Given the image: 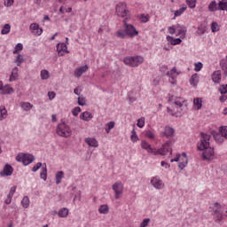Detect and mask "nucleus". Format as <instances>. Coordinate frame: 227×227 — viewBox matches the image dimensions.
Segmentation results:
<instances>
[{
  "label": "nucleus",
  "mask_w": 227,
  "mask_h": 227,
  "mask_svg": "<svg viewBox=\"0 0 227 227\" xmlns=\"http://www.w3.org/2000/svg\"><path fill=\"white\" fill-rule=\"evenodd\" d=\"M210 135L206 134L204 132L200 133V140L197 145V148L200 152L202 153V160H214V148L210 147Z\"/></svg>",
  "instance_id": "f257e3e1"
},
{
  "label": "nucleus",
  "mask_w": 227,
  "mask_h": 227,
  "mask_svg": "<svg viewBox=\"0 0 227 227\" xmlns=\"http://www.w3.org/2000/svg\"><path fill=\"white\" fill-rule=\"evenodd\" d=\"M57 134L60 137H70L72 136V129L67 123L61 122L57 127Z\"/></svg>",
  "instance_id": "f03ea898"
},
{
  "label": "nucleus",
  "mask_w": 227,
  "mask_h": 227,
  "mask_svg": "<svg viewBox=\"0 0 227 227\" xmlns=\"http://www.w3.org/2000/svg\"><path fill=\"white\" fill-rule=\"evenodd\" d=\"M124 63L128 65V67H139L144 61L145 59L141 56H137V57H126L124 58Z\"/></svg>",
  "instance_id": "7ed1b4c3"
},
{
  "label": "nucleus",
  "mask_w": 227,
  "mask_h": 227,
  "mask_svg": "<svg viewBox=\"0 0 227 227\" xmlns=\"http://www.w3.org/2000/svg\"><path fill=\"white\" fill-rule=\"evenodd\" d=\"M124 23V33L130 38H134V36H137L139 32L137 31L136 27L132 24L127 23V19L123 20Z\"/></svg>",
  "instance_id": "20e7f679"
},
{
  "label": "nucleus",
  "mask_w": 227,
  "mask_h": 227,
  "mask_svg": "<svg viewBox=\"0 0 227 227\" xmlns=\"http://www.w3.org/2000/svg\"><path fill=\"white\" fill-rule=\"evenodd\" d=\"M16 160L18 162H22L24 166H29V164L35 160V156L29 153H21L18 154Z\"/></svg>",
  "instance_id": "39448f33"
},
{
  "label": "nucleus",
  "mask_w": 227,
  "mask_h": 227,
  "mask_svg": "<svg viewBox=\"0 0 227 227\" xmlns=\"http://www.w3.org/2000/svg\"><path fill=\"white\" fill-rule=\"evenodd\" d=\"M115 13L118 17L125 19L129 17V10L127 9V4L125 2L120 3L116 5Z\"/></svg>",
  "instance_id": "423d86ee"
},
{
  "label": "nucleus",
  "mask_w": 227,
  "mask_h": 227,
  "mask_svg": "<svg viewBox=\"0 0 227 227\" xmlns=\"http://www.w3.org/2000/svg\"><path fill=\"white\" fill-rule=\"evenodd\" d=\"M112 189L114 192L115 200H120L123 195V183L121 181H117L112 185Z\"/></svg>",
  "instance_id": "0eeeda50"
},
{
  "label": "nucleus",
  "mask_w": 227,
  "mask_h": 227,
  "mask_svg": "<svg viewBox=\"0 0 227 227\" xmlns=\"http://www.w3.org/2000/svg\"><path fill=\"white\" fill-rule=\"evenodd\" d=\"M154 152L156 153L154 155H168V153H170L171 155V146H169V144H165L157 151L155 149Z\"/></svg>",
  "instance_id": "6e6552de"
},
{
  "label": "nucleus",
  "mask_w": 227,
  "mask_h": 227,
  "mask_svg": "<svg viewBox=\"0 0 227 227\" xmlns=\"http://www.w3.org/2000/svg\"><path fill=\"white\" fill-rule=\"evenodd\" d=\"M57 52L59 56H65V54H68V47L67 46V43H59L57 44Z\"/></svg>",
  "instance_id": "1a4fd4ad"
},
{
  "label": "nucleus",
  "mask_w": 227,
  "mask_h": 227,
  "mask_svg": "<svg viewBox=\"0 0 227 227\" xmlns=\"http://www.w3.org/2000/svg\"><path fill=\"white\" fill-rule=\"evenodd\" d=\"M13 175V167L10 164H5L3 170L0 171V176H12Z\"/></svg>",
  "instance_id": "9d476101"
},
{
  "label": "nucleus",
  "mask_w": 227,
  "mask_h": 227,
  "mask_svg": "<svg viewBox=\"0 0 227 227\" xmlns=\"http://www.w3.org/2000/svg\"><path fill=\"white\" fill-rule=\"evenodd\" d=\"M151 184L154 187V189H163L164 188V183L160 178L155 176L151 179Z\"/></svg>",
  "instance_id": "9b49d317"
},
{
  "label": "nucleus",
  "mask_w": 227,
  "mask_h": 227,
  "mask_svg": "<svg viewBox=\"0 0 227 227\" xmlns=\"http://www.w3.org/2000/svg\"><path fill=\"white\" fill-rule=\"evenodd\" d=\"M29 29L33 35H37V36H40L42 33H43V29L40 27V25L37 23H32L29 27Z\"/></svg>",
  "instance_id": "f8f14e48"
},
{
  "label": "nucleus",
  "mask_w": 227,
  "mask_h": 227,
  "mask_svg": "<svg viewBox=\"0 0 227 227\" xmlns=\"http://www.w3.org/2000/svg\"><path fill=\"white\" fill-rule=\"evenodd\" d=\"M141 146L144 150H146L148 153H153V155H156L157 153H155V149L152 148V145H149L148 142L143 140L141 143Z\"/></svg>",
  "instance_id": "ddd939ff"
},
{
  "label": "nucleus",
  "mask_w": 227,
  "mask_h": 227,
  "mask_svg": "<svg viewBox=\"0 0 227 227\" xmlns=\"http://www.w3.org/2000/svg\"><path fill=\"white\" fill-rule=\"evenodd\" d=\"M215 223H216V224H223V211H221L220 209H215Z\"/></svg>",
  "instance_id": "4468645a"
},
{
  "label": "nucleus",
  "mask_w": 227,
  "mask_h": 227,
  "mask_svg": "<svg viewBox=\"0 0 227 227\" xmlns=\"http://www.w3.org/2000/svg\"><path fill=\"white\" fill-rule=\"evenodd\" d=\"M88 65L82 66L74 71V77H81L84 74V72L88 71Z\"/></svg>",
  "instance_id": "2eb2a0df"
},
{
  "label": "nucleus",
  "mask_w": 227,
  "mask_h": 227,
  "mask_svg": "<svg viewBox=\"0 0 227 227\" xmlns=\"http://www.w3.org/2000/svg\"><path fill=\"white\" fill-rule=\"evenodd\" d=\"M208 12H219V4L215 2V0H213L207 6Z\"/></svg>",
  "instance_id": "dca6fc26"
},
{
  "label": "nucleus",
  "mask_w": 227,
  "mask_h": 227,
  "mask_svg": "<svg viewBox=\"0 0 227 227\" xmlns=\"http://www.w3.org/2000/svg\"><path fill=\"white\" fill-rule=\"evenodd\" d=\"M85 143L89 145V146H92V148H98V141L95 138L87 137L85 138Z\"/></svg>",
  "instance_id": "f3484780"
},
{
  "label": "nucleus",
  "mask_w": 227,
  "mask_h": 227,
  "mask_svg": "<svg viewBox=\"0 0 227 227\" xmlns=\"http://www.w3.org/2000/svg\"><path fill=\"white\" fill-rule=\"evenodd\" d=\"M212 81L215 82V84H219L221 82V70L215 71L212 74Z\"/></svg>",
  "instance_id": "a211bd4d"
},
{
  "label": "nucleus",
  "mask_w": 227,
  "mask_h": 227,
  "mask_svg": "<svg viewBox=\"0 0 227 227\" xmlns=\"http://www.w3.org/2000/svg\"><path fill=\"white\" fill-rule=\"evenodd\" d=\"M176 29L180 38H185V33H187V28H185V27H182L178 24Z\"/></svg>",
  "instance_id": "6ab92c4d"
},
{
  "label": "nucleus",
  "mask_w": 227,
  "mask_h": 227,
  "mask_svg": "<svg viewBox=\"0 0 227 227\" xmlns=\"http://www.w3.org/2000/svg\"><path fill=\"white\" fill-rule=\"evenodd\" d=\"M92 118H93V114H91V113L90 112H83L80 115V120H82L83 121H90V120H91Z\"/></svg>",
  "instance_id": "aec40b11"
},
{
  "label": "nucleus",
  "mask_w": 227,
  "mask_h": 227,
  "mask_svg": "<svg viewBox=\"0 0 227 227\" xmlns=\"http://www.w3.org/2000/svg\"><path fill=\"white\" fill-rule=\"evenodd\" d=\"M167 40L171 43V45H180L182 43V39L180 38H173V36L167 35Z\"/></svg>",
  "instance_id": "412c9836"
},
{
  "label": "nucleus",
  "mask_w": 227,
  "mask_h": 227,
  "mask_svg": "<svg viewBox=\"0 0 227 227\" xmlns=\"http://www.w3.org/2000/svg\"><path fill=\"white\" fill-rule=\"evenodd\" d=\"M12 93H13V88H12L9 84L2 88V95H12Z\"/></svg>",
  "instance_id": "4be33fe9"
},
{
  "label": "nucleus",
  "mask_w": 227,
  "mask_h": 227,
  "mask_svg": "<svg viewBox=\"0 0 227 227\" xmlns=\"http://www.w3.org/2000/svg\"><path fill=\"white\" fill-rule=\"evenodd\" d=\"M17 77H19V67H14L12 69L9 81L11 82H13V81H17Z\"/></svg>",
  "instance_id": "5701e85b"
},
{
  "label": "nucleus",
  "mask_w": 227,
  "mask_h": 227,
  "mask_svg": "<svg viewBox=\"0 0 227 227\" xmlns=\"http://www.w3.org/2000/svg\"><path fill=\"white\" fill-rule=\"evenodd\" d=\"M213 137L216 143H224V137L222 134L213 131Z\"/></svg>",
  "instance_id": "b1692460"
},
{
  "label": "nucleus",
  "mask_w": 227,
  "mask_h": 227,
  "mask_svg": "<svg viewBox=\"0 0 227 227\" xmlns=\"http://www.w3.org/2000/svg\"><path fill=\"white\" fill-rule=\"evenodd\" d=\"M218 11L227 12V2H226V0H220L218 2Z\"/></svg>",
  "instance_id": "393cba45"
},
{
  "label": "nucleus",
  "mask_w": 227,
  "mask_h": 227,
  "mask_svg": "<svg viewBox=\"0 0 227 227\" xmlns=\"http://www.w3.org/2000/svg\"><path fill=\"white\" fill-rule=\"evenodd\" d=\"M64 176H65V172L63 171L57 172L55 176L57 185H59V184H61V180H63Z\"/></svg>",
  "instance_id": "a878e982"
},
{
  "label": "nucleus",
  "mask_w": 227,
  "mask_h": 227,
  "mask_svg": "<svg viewBox=\"0 0 227 227\" xmlns=\"http://www.w3.org/2000/svg\"><path fill=\"white\" fill-rule=\"evenodd\" d=\"M58 215L59 217H62V218L68 217V208L67 207L60 208L58 212Z\"/></svg>",
  "instance_id": "bb28decb"
},
{
  "label": "nucleus",
  "mask_w": 227,
  "mask_h": 227,
  "mask_svg": "<svg viewBox=\"0 0 227 227\" xmlns=\"http://www.w3.org/2000/svg\"><path fill=\"white\" fill-rule=\"evenodd\" d=\"M175 134V129L173 128L166 127L163 132V136L166 137H171Z\"/></svg>",
  "instance_id": "cd10ccee"
},
{
  "label": "nucleus",
  "mask_w": 227,
  "mask_h": 227,
  "mask_svg": "<svg viewBox=\"0 0 227 227\" xmlns=\"http://www.w3.org/2000/svg\"><path fill=\"white\" fill-rule=\"evenodd\" d=\"M40 178L42 180L47 181V164L44 163V167L42 168V171L40 173Z\"/></svg>",
  "instance_id": "c85d7f7f"
},
{
  "label": "nucleus",
  "mask_w": 227,
  "mask_h": 227,
  "mask_svg": "<svg viewBox=\"0 0 227 227\" xmlns=\"http://www.w3.org/2000/svg\"><path fill=\"white\" fill-rule=\"evenodd\" d=\"M190 84L191 86H193V88H196L198 85V74H194L190 78Z\"/></svg>",
  "instance_id": "c756f323"
},
{
  "label": "nucleus",
  "mask_w": 227,
  "mask_h": 227,
  "mask_svg": "<svg viewBox=\"0 0 227 227\" xmlns=\"http://www.w3.org/2000/svg\"><path fill=\"white\" fill-rule=\"evenodd\" d=\"M11 29H12V26L8 23L5 24L1 30V35H8Z\"/></svg>",
  "instance_id": "7c9ffc66"
},
{
  "label": "nucleus",
  "mask_w": 227,
  "mask_h": 227,
  "mask_svg": "<svg viewBox=\"0 0 227 227\" xmlns=\"http://www.w3.org/2000/svg\"><path fill=\"white\" fill-rule=\"evenodd\" d=\"M20 106L23 111H29V109H33V105L29 102H22Z\"/></svg>",
  "instance_id": "2f4dec72"
},
{
  "label": "nucleus",
  "mask_w": 227,
  "mask_h": 227,
  "mask_svg": "<svg viewBox=\"0 0 227 227\" xmlns=\"http://www.w3.org/2000/svg\"><path fill=\"white\" fill-rule=\"evenodd\" d=\"M114 125H116V123L113 121L110 122H107L106 124V128L105 129V130H106V134H109V132H111V130H113V128L114 127Z\"/></svg>",
  "instance_id": "473e14b6"
},
{
  "label": "nucleus",
  "mask_w": 227,
  "mask_h": 227,
  "mask_svg": "<svg viewBox=\"0 0 227 227\" xmlns=\"http://www.w3.org/2000/svg\"><path fill=\"white\" fill-rule=\"evenodd\" d=\"M99 214H108L109 213V206L101 205L98 208Z\"/></svg>",
  "instance_id": "72a5a7b5"
},
{
  "label": "nucleus",
  "mask_w": 227,
  "mask_h": 227,
  "mask_svg": "<svg viewBox=\"0 0 227 227\" xmlns=\"http://www.w3.org/2000/svg\"><path fill=\"white\" fill-rule=\"evenodd\" d=\"M21 205L23 208H29V197L25 196L21 200Z\"/></svg>",
  "instance_id": "f704fd0d"
},
{
  "label": "nucleus",
  "mask_w": 227,
  "mask_h": 227,
  "mask_svg": "<svg viewBox=\"0 0 227 227\" xmlns=\"http://www.w3.org/2000/svg\"><path fill=\"white\" fill-rule=\"evenodd\" d=\"M8 114V111L4 106H0V121H2L3 118Z\"/></svg>",
  "instance_id": "c9c22d12"
},
{
  "label": "nucleus",
  "mask_w": 227,
  "mask_h": 227,
  "mask_svg": "<svg viewBox=\"0 0 227 227\" xmlns=\"http://www.w3.org/2000/svg\"><path fill=\"white\" fill-rule=\"evenodd\" d=\"M180 73H176V67H174L171 71H168L167 73V75L168 77H171L172 79H175L176 75H178Z\"/></svg>",
  "instance_id": "e433bc0d"
},
{
  "label": "nucleus",
  "mask_w": 227,
  "mask_h": 227,
  "mask_svg": "<svg viewBox=\"0 0 227 227\" xmlns=\"http://www.w3.org/2000/svg\"><path fill=\"white\" fill-rule=\"evenodd\" d=\"M193 104H194V106H197L198 110H200V109H201V107H203V101H201V99H200V98H194Z\"/></svg>",
  "instance_id": "4c0bfd02"
},
{
  "label": "nucleus",
  "mask_w": 227,
  "mask_h": 227,
  "mask_svg": "<svg viewBox=\"0 0 227 227\" xmlns=\"http://www.w3.org/2000/svg\"><path fill=\"white\" fill-rule=\"evenodd\" d=\"M49 77H51V74L47 70L44 69L41 71V79H43V81H47Z\"/></svg>",
  "instance_id": "58836bf2"
},
{
  "label": "nucleus",
  "mask_w": 227,
  "mask_h": 227,
  "mask_svg": "<svg viewBox=\"0 0 227 227\" xmlns=\"http://www.w3.org/2000/svg\"><path fill=\"white\" fill-rule=\"evenodd\" d=\"M14 63L17 64L18 67H20L22 63H24V57L20 54L17 56V59H15Z\"/></svg>",
  "instance_id": "ea45409f"
},
{
  "label": "nucleus",
  "mask_w": 227,
  "mask_h": 227,
  "mask_svg": "<svg viewBox=\"0 0 227 227\" xmlns=\"http://www.w3.org/2000/svg\"><path fill=\"white\" fill-rule=\"evenodd\" d=\"M221 135L224 139H227V126H222L219 129Z\"/></svg>",
  "instance_id": "a19ab883"
},
{
  "label": "nucleus",
  "mask_w": 227,
  "mask_h": 227,
  "mask_svg": "<svg viewBox=\"0 0 227 227\" xmlns=\"http://www.w3.org/2000/svg\"><path fill=\"white\" fill-rule=\"evenodd\" d=\"M185 10H187V7H181L179 10L175 11L174 12V15L175 17H180V15H182V13H184V12H185Z\"/></svg>",
  "instance_id": "79ce46f5"
},
{
  "label": "nucleus",
  "mask_w": 227,
  "mask_h": 227,
  "mask_svg": "<svg viewBox=\"0 0 227 227\" xmlns=\"http://www.w3.org/2000/svg\"><path fill=\"white\" fill-rule=\"evenodd\" d=\"M212 33H217L219 31V24L216 21H213L211 24Z\"/></svg>",
  "instance_id": "37998d69"
},
{
  "label": "nucleus",
  "mask_w": 227,
  "mask_h": 227,
  "mask_svg": "<svg viewBox=\"0 0 227 227\" xmlns=\"http://www.w3.org/2000/svg\"><path fill=\"white\" fill-rule=\"evenodd\" d=\"M219 91H220L221 95H226V93H227V84L221 85L220 88H219Z\"/></svg>",
  "instance_id": "c03bdc74"
},
{
  "label": "nucleus",
  "mask_w": 227,
  "mask_h": 227,
  "mask_svg": "<svg viewBox=\"0 0 227 227\" xmlns=\"http://www.w3.org/2000/svg\"><path fill=\"white\" fill-rule=\"evenodd\" d=\"M195 67H194V71L195 72H200L201 68H203V63L201 62H197L194 64Z\"/></svg>",
  "instance_id": "a18cd8bd"
},
{
  "label": "nucleus",
  "mask_w": 227,
  "mask_h": 227,
  "mask_svg": "<svg viewBox=\"0 0 227 227\" xmlns=\"http://www.w3.org/2000/svg\"><path fill=\"white\" fill-rule=\"evenodd\" d=\"M137 125L139 127V129H143V127H145V117L138 119Z\"/></svg>",
  "instance_id": "49530a36"
},
{
  "label": "nucleus",
  "mask_w": 227,
  "mask_h": 227,
  "mask_svg": "<svg viewBox=\"0 0 227 227\" xmlns=\"http://www.w3.org/2000/svg\"><path fill=\"white\" fill-rule=\"evenodd\" d=\"M184 100L182 98H179L175 100V104H176V106H178V107H182L184 106Z\"/></svg>",
  "instance_id": "de8ad7c7"
},
{
  "label": "nucleus",
  "mask_w": 227,
  "mask_h": 227,
  "mask_svg": "<svg viewBox=\"0 0 227 227\" xmlns=\"http://www.w3.org/2000/svg\"><path fill=\"white\" fill-rule=\"evenodd\" d=\"M189 8H196V0H186Z\"/></svg>",
  "instance_id": "09e8293b"
},
{
  "label": "nucleus",
  "mask_w": 227,
  "mask_h": 227,
  "mask_svg": "<svg viewBox=\"0 0 227 227\" xmlns=\"http://www.w3.org/2000/svg\"><path fill=\"white\" fill-rule=\"evenodd\" d=\"M148 224H150V218H145L140 223V227H146Z\"/></svg>",
  "instance_id": "8fccbe9b"
},
{
  "label": "nucleus",
  "mask_w": 227,
  "mask_h": 227,
  "mask_svg": "<svg viewBox=\"0 0 227 227\" xmlns=\"http://www.w3.org/2000/svg\"><path fill=\"white\" fill-rule=\"evenodd\" d=\"M79 113H81V108L79 106H75L73 110H72V114L74 116H79Z\"/></svg>",
  "instance_id": "3c124183"
},
{
  "label": "nucleus",
  "mask_w": 227,
  "mask_h": 227,
  "mask_svg": "<svg viewBox=\"0 0 227 227\" xmlns=\"http://www.w3.org/2000/svg\"><path fill=\"white\" fill-rule=\"evenodd\" d=\"M40 168H42V162L36 163V164L32 168L33 173H36V171H38V169H40Z\"/></svg>",
  "instance_id": "603ef678"
},
{
  "label": "nucleus",
  "mask_w": 227,
  "mask_h": 227,
  "mask_svg": "<svg viewBox=\"0 0 227 227\" xmlns=\"http://www.w3.org/2000/svg\"><path fill=\"white\" fill-rule=\"evenodd\" d=\"M116 35H117L118 38H125V36H127V34L125 32H123L122 30H118L116 32Z\"/></svg>",
  "instance_id": "864d4df0"
},
{
  "label": "nucleus",
  "mask_w": 227,
  "mask_h": 227,
  "mask_svg": "<svg viewBox=\"0 0 227 227\" xmlns=\"http://www.w3.org/2000/svg\"><path fill=\"white\" fill-rule=\"evenodd\" d=\"M188 162H189V159H186L184 161L180 162L178 164V168H181V169H184L187 166Z\"/></svg>",
  "instance_id": "5fc2aeb1"
},
{
  "label": "nucleus",
  "mask_w": 227,
  "mask_h": 227,
  "mask_svg": "<svg viewBox=\"0 0 227 227\" xmlns=\"http://www.w3.org/2000/svg\"><path fill=\"white\" fill-rule=\"evenodd\" d=\"M145 136L149 139H154L155 138V136L153 135V133L151 130H146L145 131Z\"/></svg>",
  "instance_id": "6e6d98bb"
},
{
  "label": "nucleus",
  "mask_w": 227,
  "mask_h": 227,
  "mask_svg": "<svg viewBox=\"0 0 227 227\" xmlns=\"http://www.w3.org/2000/svg\"><path fill=\"white\" fill-rule=\"evenodd\" d=\"M220 66L222 67V70H223L225 77H226L227 76V64H223V62H221Z\"/></svg>",
  "instance_id": "4d7b16f0"
},
{
  "label": "nucleus",
  "mask_w": 227,
  "mask_h": 227,
  "mask_svg": "<svg viewBox=\"0 0 227 227\" xmlns=\"http://www.w3.org/2000/svg\"><path fill=\"white\" fill-rule=\"evenodd\" d=\"M78 105L79 106H86V98H78Z\"/></svg>",
  "instance_id": "13d9d810"
},
{
  "label": "nucleus",
  "mask_w": 227,
  "mask_h": 227,
  "mask_svg": "<svg viewBox=\"0 0 227 227\" xmlns=\"http://www.w3.org/2000/svg\"><path fill=\"white\" fill-rule=\"evenodd\" d=\"M15 191H17V187L15 186L11 187L8 196H11L12 198H13V195L15 194Z\"/></svg>",
  "instance_id": "bf43d9fd"
},
{
  "label": "nucleus",
  "mask_w": 227,
  "mask_h": 227,
  "mask_svg": "<svg viewBox=\"0 0 227 227\" xmlns=\"http://www.w3.org/2000/svg\"><path fill=\"white\" fill-rule=\"evenodd\" d=\"M48 97H49L50 100H54V98H56V92H54V91L48 92Z\"/></svg>",
  "instance_id": "052dcab7"
},
{
  "label": "nucleus",
  "mask_w": 227,
  "mask_h": 227,
  "mask_svg": "<svg viewBox=\"0 0 227 227\" xmlns=\"http://www.w3.org/2000/svg\"><path fill=\"white\" fill-rule=\"evenodd\" d=\"M13 3H15L14 0H7V3L4 4V6H6L7 8H10V6L13 4Z\"/></svg>",
  "instance_id": "680f3d73"
},
{
  "label": "nucleus",
  "mask_w": 227,
  "mask_h": 227,
  "mask_svg": "<svg viewBox=\"0 0 227 227\" xmlns=\"http://www.w3.org/2000/svg\"><path fill=\"white\" fill-rule=\"evenodd\" d=\"M159 82H160V77H157L153 80V86H159Z\"/></svg>",
  "instance_id": "e2e57ef3"
},
{
  "label": "nucleus",
  "mask_w": 227,
  "mask_h": 227,
  "mask_svg": "<svg viewBox=\"0 0 227 227\" xmlns=\"http://www.w3.org/2000/svg\"><path fill=\"white\" fill-rule=\"evenodd\" d=\"M5 205H10L12 203V197L10 195H7V198L4 200Z\"/></svg>",
  "instance_id": "0e129e2a"
},
{
  "label": "nucleus",
  "mask_w": 227,
  "mask_h": 227,
  "mask_svg": "<svg viewBox=\"0 0 227 227\" xmlns=\"http://www.w3.org/2000/svg\"><path fill=\"white\" fill-rule=\"evenodd\" d=\"M15 49H17L18 51H22V49H24V45H22V43H19L16 46Z\"/></svg>",
  "instance_id": "69168bd1"
},
{
  "label": "nucleus",
  "mask_w": 227,
  "mask_h": 227,
  "mask_svg": "<svg viewBox=\"0 0 227 227\" xmlns=\"http://www.w3.org/2000/svg\"><path fill=\"white\" fill-rule=\"evenodd\" d=\"M176 31V29H175L173 27H168V33L170 35H175V32Z\"/></svg>",
  "instance_id": "338daca9"
},
{
  "label": "nucleus",
  "mask_w": 227,
  "mask_h": 227,
  "mask_svg": "<svg viewBox=\"0 0 227 227\" xmlns=\"http://www.w3.org/2000/svg\"><path fill=\"white\" fill-rule=\"evenodd\" d=\"M219 100H220V102H225V100H227V96L226 95L221 96Z\"/></svg>",
  "instance_id": "774afa93"
}]
</instances>
